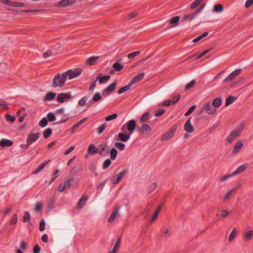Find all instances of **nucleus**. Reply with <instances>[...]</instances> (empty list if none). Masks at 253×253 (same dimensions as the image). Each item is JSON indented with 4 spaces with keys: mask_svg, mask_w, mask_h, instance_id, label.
Segmentation results:
<instances>
[{
    "mask_svg": "<svg viewBox=\"0 0 253 253\" xmlns=\"http://www.w3.org/2000/svg\"><path fill=\"white\" fill-rule=\"evenodd\" d=\"M66 81V76L62 74H58L53 79L52 86L54 87H62L64 85Z\"/></svg>",
    "mask_w": 253,
    "mask_h": 253,
    "instance_id": "obj_1",
    "label": "nucleus"
},
{
    "mask_svg": "<svg viewBox=\"0 0 253 253\" xmlns=\"http://www.w3.org/2000/svg\"><path fill=\"white\" fill-rule=\"evenodd\" d=\"M204 111L210 115H213L216 112V109L214 108H212L211 106V103L209 102L206 103L201 110L199 111V115H202Z\"/></svg>",
    "mask_w": 253,
    "mask_h": 253,
    "instance_id": "obj_2",
    "label": "nucleus"
},
{
    "mask_svg": "<svg viewBox=\"0 0 253 253\" xmlns=\"http://www.w3.org/2000/svg\"><path fill=\"white\" fill-rule=\"evenodd\" d=\"M136 127V122L133 120H129L127 123L124 125L122 128L121 130L122 131H125L126 129L130 131V133L132 134Z\"/></svg>",
    "mask_w": 253,
    "mask_h": 253,
    "instance_id": "obj_3",
    "label": "nucleus"
},
{
    "mask_svg": "<svg viewBox=\"0 0 253 253\" xmlns=\"http://www.w3.org/2000/svg\"><path fill=\"white\" fill-rule=\"evenodd\" d=\"M63 75L66 76V79L67 78L69 80L73 79L79 76V69H74V70L72 69L68 70L66 72L63 73Z\"/></svg>",
    "mask_w": 253,
    "mask_h": 253,
    "instance_id": "obj_4",
    "label": "nucleus"
},
{
    "mask_svg": "<svg viewBox=\"0 0 253 253\" xmlns=\"http://www.w3.org/2000/svg\"><path fill=\"white\" fill-rule=\"evenodd\" d=\"M74 180L73 177L69 178L63 183H61L58 187V191L60 192H63L66 189H68L71 186V182Z\"/></svg>",
    "mask_w": 253,
    "mask_h": 253,
    "instance_id": "obj_5",
    "label": "nucleus"
},
{
    "mask_svg": "<svg viewBox=\"0 0 253 253\" xmlns=\"http://www.w3.org/2000/svg\"><path fill=\"white\" fill-rule=\"evenodd\" d=\"M241 69H237L230 73L227 77L223 81V83L232 81L236 76L239 75L241 73Z\"/></svg>",
    "mask_w": 253,
    "mask_h": 253,
    "instance_id": "obj_6",
    "label": "nucleus"
},
{
    "mask_svg": "<svg viewBox=\"0 0 253 253\" xmlns=\"http://www.w3.org/2000/svg\"><path fill=\"white\" fill-rule=\"evenodd\" d=\"M176 126H173L170 130L166 132L161 138L162 141H166L170 139L175 134Z\"/></svg>",
    "mask_w": 253,
    "mask_h": 253,
    "instance_id": "obj_7",
    "label": "nucleus"
},
{
    "mask_svg": "<svg viewBox=\"0 0 253 253\" xmlns=\"http://www.w3.org/2000/svg\"><path fill=\"white\" fill-rule=\"evenodd\" d=\"M41 135V133L40 132L37 133H30L28 136L27 139V141L30 143V144H32L33 142L36 141L38 140Z\"/></svg>",
    "mask_w": 253,
    "mask_h": 253,
    "instance_id": "obj_8",
    "label": "nucleus"
},
{
    "mask_svg": "<svg viewBox=\"0 0 253 253\" xmlns=\"http://www.w3.org/2000/svg\"><path fill=\"white\" fill-rule=\"evenodd\" d=\"M131 134H126V133L121 132L118 133L116 140L123 142L127 141L130 137Z\"/></svg>",
    "mask_w": 253,
    "mask_h": 253,
    "instance_id": "obj_9",
    "label": "nucleus"
},
{
    "mask_svg": "<svg viewBox=\"0 0 253 253\" xmlns=\"http://www.w3.org/2000/svg\"><path fill=\"white\" fill-rule=\"evenodd\" d=\"M71 98L70 94L67 93H60L58 94L57 101L59 103H63L66 99H69Z\"/></svg>",
    "mask_w": 253,
    "mask_h": 253,
    "instance_id": "obj_10",
    "label": "nucleus"
},
{
    "mask_svg": "<svg viewBox=\"0 0 253 253\" xmlns=\"http://www.w3.org/2000/svg\"><path fill=\"white\" fill-rule=\"evenodd\" d=\"M75 2V0H61L56 3V6L59 7H64L70 5Z\"/></svg>",
    "mask_w": 253,
    "mask_h": 253,
    "instance_id": "obj_11",
    "label": "nucleus"
},
{
    "mask_svg": "<svg viewBox=\"0 0 253 253\" xmlns=\"http://www.w3.org/2000/svg\"><path fill=\"white\" fill-rule=\"evenodd\" d=\"M191 118H190L184 124V130L188 133H192L194 131V128L191 123Z\"/></svg>",
    "mask_w": 253,
    "mask_h": 253,
    "instance_id": "obj_12",
    "label": "nucleus"
},
{
    "mask_svg": "<svg viewBox=\"0 0 253 253\" xmlns=\"http://www.w3.org/2000/svg\"><path fill=\"white\" fill-rule=\"evenodd\" d=\"M120 207H115L113 212L111 213L110 216L108 219V222L112 223L114 221L117 215L119 214V210Z\"/></svg>",
    "mask_w": 253,
    "mask_h": 253,
    "instance_id": "obj_13",
    "label": "nucleus"
},
{
    "mask_svg": "<svg viewBox=\"0 0 253 253\" xmlns=\"http://www.w3.org/2000/svg\"><path fill=\"white\" fill-rule=\"evenodd\" d=\"M144 77V73H141L138 75H137L136 76H135L132 79L130 80V81L129 82L131 85H133L134 84L140 82L141 80H142Z\"/></svg>",
    "mask_w": 253,
    "mask_h": 253,
    "instance_id": "obj_14",
    "label": "nucleus"
},
{
    "mask_svg": "<svg viewBox=\"0 0 253 253\" xmlns=\"http://www.w3.org/2000/svg\"><path fill=\"white\" fill-rule=\"evenodd\" d=\"M56 96V93L54 92H49L47 93L43 98V102L53 100Z\"/></svg>",
    "mask_w": 253,
    "mask_h": 253,
    "instance_id": "obj_15",
    "label": "nucleus"
},
{
    "mask_svg": "<svg viewBox=\"0 0 253 253\" xmlns=\"http://www.w3.org/2000/svg\"><path fill=\"white\" fill-rule=\"evenodd\" d=\"M99 58V56H91L86 59L85 63L88 65H95L97 64Z\"/></svg>",
    "mask_w": 253,
    "mask_h": 253,
    "instance_id": "obj_16",
    "label": "nucleus"
},
{
    "mask_svg": "<svg viewBox=\"0 0 253 253\" xmlns=\"http://www.w3.org/2000/svg\"><path fill=\"white\" fill-rule=\"evenodd\" d=\"M253 236V230H249L243 234V239L244 241L247 242L251 240Z\"/></svg>",
    "mask_w": 253,
    "mask_h": 253,
    "instance_id": "obj_17",
    "label": "nucleus"
},
{
    "mask_svg": "<svg viewBox=\"0 0 253 253\" xmlns=\"http://www.w3.org/2000/svg\"><path fill=\"white\" fill-rule=\"evenodd\" d=\"M13 144V142L12 140L7 139H2L0 141V146L3 148L10 147L12 146Z\"/></svg>",
    "mask_w": 253,
    "mask_h": 253,
    "instance_id": "obj_18",
    "label": "nucleus"
},
{
    "mask_svg": "<svg viewBox=\"0 0 253 253\" xmlns=\"http://www.w3.org/2000/svg\"><path fill=\"white\" fill-rule=\"evenodd\" d=\"M150 118V114L149 112L144 113L140 117L139 121L141 123H147Z\"/></svg>",
    "mask_w": 253,
    "mask_h": 253,
    "instance_id": "obj_19",
    "label": "nucleus"
},
{
    "mask_svg": "<svg viewBox=\"0 0 253 253\" xmlns=\"http://www.w3.org/2000/svg\"><path fill=\"white\" fill-rule=\"evenodd\" d=\"M50 160H48L47 161H44L43 162H42V164H41L39 167L38 168H37L34 171H33L32 172V174H37L38 173H39L40 171H41V170H42L44 168V167H45V166L49 163L50 162Z\"/></svg>",
    "mask_w": 253,
    "mask_h": 253,
    "instance_id": "obj_20",
    "label": "nucleus"
},
{
    "mask_svg": "<svg viewBox=\"0 0 253 253\" xmlns=\"http://www.w3.org/2000/svg\"><path fill=\"white\" fill-rule=\"evenodd\" d=\"M238 188V187H236L235 188H232L229 191H228L224 196V200H227L229 199L231 196L236 192Z\"/></svg>",
    "mask_w": 253,
    "mask_h": 253,
    "instance_id": "obj_21",
    "label": "nucleus"
},
{
    "mask_svg": "<svg viewBox=\"0 0 253 253\" xmlns=\"http://www.w3.org/2000/svg\"><path fill=\"white\" fill-rule=\"evenodd\" d=\"M243 146V143L241 141H238L237 143H236L235 145L234 146V148H233V150H232L233 153L236 154V153H238L241 150V149H242Z\"/></svg>",
    "mask_w": 253,
    "mask_h": 253,
    "instance_id": "obj_22",
    "label": "nucleus"
},
{
    "mask_svg": "<svg viewBox=\"0 0 253 253\" xmlns=\"http://www.w3.org/2000/svg\"><path fill=\"white\" fill-rule=\"evenodd\" d=\"M248 166V164H244V165L239 167L235 171L233 172L234 176L241 173L244 171Z\"/></svg>",
    "mask_w": 253,
    "mask_h": 253,
    "instance_id": "obj_23",
    "label": "nucleus"
},
{
    "mask_svg": "<svg viewBox=\"0 0 253 253\" xmlns=\"http://www.w3.org/2000/svg\"><path fill=\"white\" fill-rule=\"evenodd\" d=\"M141 133L144 134L152 130V128L147 124H144L139 129Z\"/></svg>",
    "mask_w": 253,
    "mask_h": 253,
    "instance_id": "obj_24",
    "label": "nucleus"
},
{
    "mask_svg": "<svg viewBox=\"0 0 253 253\" xmlns=\"http://www.w3.org/2000/svg\"><path fill=\"white\" fill-rule=\"evenodd\" d=\"M132 85L129 83L127 85L121 87L118 91V93L121 94L128 90Z\"/></svg>",
    "mask_w": 253,
    "mask_h": 253,
    "instance_id": "obj_25",
    "label": "nucleus"
},
{
    "mask_svg": "<svg viewBox=\"0 0 253 253\" xmlns=\"http://www.w3.org/2000/svg\"><path fill=\"white\" fill-rule=\"evenodd\" d=\"M110 79L109 75L105 76L99 78V76L97 77V80H98V82L100 84H105Z\"/></svg>",
    "mask_w": 253,
    "mask_h": 253,
    "instance_id": "obj_26",
    "label": "nucleus"
},
{
    "mask_svg": "<svg viewBox=\"0 0 253 253\" xmlns=\"http://www.w3.org/2000/svg\"><path fill=\"white\" fill-rule=\"evenodd\" d=\"M122 59L119 60L118 61L113 64V67L117 71H120L124 68L123 66L120 63Z\"/></svg>",
    "mask_w": 253,
    "mask_h": 253,
    "instance_id": "obj_27",
    "label": "nucleus"
},
{
    "mask_svg": "<svg viewBox=\"0 0 253 253\" xmlns=\"http://www.w3.org/2000/svg\"><path fill=\"white\" fill-rule=\"evenodd\" d=\"M89 196L87 194L83 195L80 198V209H81L83 206L85 204L87 200L88 199Z\"/></svg>",
    "mask_w": 253,
    "mask_h": 253,
    "instance_id": "obj_28",
    "label": "nucleus"
},
{
    "mask_svg": "<svg viewBox=\"0 0 253 253\" xmlns=\"http://www.w3.org/2000/svg\"><path fill=\"white\" fill-rule=\"evenodd\" d=\"M197 15V13H193L188 15H185L183 16L182 19L184 21L186 20H192Z\"/></svg>",
    "mask_w": 253,
    "mask_h": 253,
    "instance_id": "obj_29",
    "label": "nucleus"
},
{
    "mask_svg": "<svg viewBox=\"0 0 253 253\" xmlns=\"http://www.w3.org/2000/svg\"><path fill=\"white\" fill-rule=\"evenodd\" d=\"M221 98L220 97H217L213 100L212 105L214 108H217L221 105Z\"/></svg>",
    "mask_w": 253,
    "mask_h": 253,
    "instance_id": "obj_30",
    "label": "nucleus"
},
{
    "mask_svg": "<svg viewBox=\"0 0 253 253\" xmlns=\"http://www.w3.org/2000/svg\"><path fill=\"white\" fill-rule=\"evenodd\" d=\"M236 100V98L234 96H233L232 95H229L228 97L226 98V106H229V105L232 104L234 103L235 100Z\"/></svg>",
    "mask_w": 253,
    "mask_h": 253,
    "instance_id": "obj_31",
    "label": "nucleus"
},
{
    "mask_svg": "<svg viewBox=\"0 0 253 253\" xmlns=\"http://www.w3.org/2000/svg\"><path fill=\"white\" fill-rule=\"evenodd\" d=\"M116 85V82H114L107 86L105 89L111 93L115 90Z\"/></svg>",
    "mask_w": 253,
    "mask_h": 253,
    "instance_id": "obj_32",
    "label": "nucleus"
},
{
    "mask_svg": "<svg viewBox=\"0 0 253 253\" xmlns=\"http://www.w3.org/2000/svg\"><path fill=\"white\" fill-rule=\"evenodd\" d=\"M117 150L115 148H112L110 151V159L112 160H115L117 156Z\"/></svg>",
    "mask_w": 253,
    "mask_h": 253,
    "instance_id": "obj_33",
    "label": "nucleus"
},
{
    "mask_svg": "<svg viewBox=\"0 0 253 253\" xmlns=\"http://www.w3.org/2000/svg\"><path fill=\"white\" fill-rule=\"evenodd\" d=\"M223 10V6L220 4H217L214 5L213 12L216 13H221Z\"/></svg>",
    "mask_w": 253,
    "mask_h": 253,
    "instance_id": "obj_34",
    "label": "nucleus"
},
{
    "mask_svg": "<svg viewBox=\"0 0 253 253\" xmlns=\"http://www.w3.org/2000/svg\"><path fill=\"white\" fill-rule=\"evenodd\" d=\"M88 152L90 154L93 155L97 153V149L93 144H91L88 148Z\"/></svg>",
    "mask_w": 253,
    "mask_h": 253,
    "instance_id": "obj_35",
    "label": "nucleus"
},
{
    "mask_svg": "<svg viewBox=\"0 0 253 253\" xmlns=\"http://www.w3.org/2000/svg\"><path fill=\"white\" fill-rule=\"evenodd\" d=\"M52 130L50 128H46L43 132V137L44 138H48L52 134Z\"/></svg>",
    "mask_w": 253,
    "mask_h": 253,
    "instance_id": "obj_36",
    "label": "nucleus"
},
{
    "mask_svg": "<svg viewBox=\"0 0 253 253\" xmlns=\"http://www.w3.org/2000/svg\"><path fill=\"white\" fill-rule=\"evenodd\" d=\"M111 180L113 184H116L121 180V179L118 176L117 174H116L112 177Z\"/></svg>",
    "mask_w": 253,
    "mask_h": 253,
    "instance_id": "obj_37",
    "label": "nucleus"
},
{
    "mask_svg": "<svg viewBox=\"0 0 253 253\" xmlns=\"http://www.w3.org/2000/svg\"><path fill=\"white\" fill-rule=\"evenodd\" d=\"M47 120L49 122H52L56 120V117H55L53 113H48L47 115Z\"/></svg>",
    "mask_w": 253,
    "mask_h": 253,
    "instance_id": "obj_38",
    "label": "nucleus"
},
{
    "mask_svg": "<svg viewBox=\"0 0 253 253\" xmlns=\"http://www.w3.org/2000/svg\"><path fill=\"white\" fill-rule=\"evenodd\" d=\"M209 35L208 32H205L203 34H202L201 36H198L196 38L194 39L193 40V42H196L202 39L203 38L206 37Z\"/></svg>",
    "mask_w": 253,
    "mask_h": 253,
    "instance_id": "obj_39",
    "label": "nucleus"
},
{
    "mask_svg": "<svg viewBox=\"0 0 253 253\" xmlns=\"http://www.w3.org/2000/svg\"><path fill=\"white\" fill-rule=\"evenodd\" d=\"M31 217L30 214L29 212L26 211L25 212L24 215L23 217V222L25 223L30 221Z\"/></svg>",
    "mask_w": 253,
    "mask_h": 253,
    "instance_id": "obj_40",
    "label": "nucleus"
},
{
    "mask_svg": "<svg viewBox=\"0 0 253 253\" xmlns=\"http://www.w3.org/2000/svg\"><path fill=\"white\" fill-rule=\"evenodd\" d=\"M111 161L109 159L105 160L103 163L102 167L104 169H107L111 165Z\"/></svg>",
    "mask_w": 253,
    "mask_h": 253,
    "instance_id": "obj_41",
    "label": "nucleus"
},
{
    "mask_svg": "<svg viewBox=\"0 0 253 253\" xmlns=\"http://www.w3.org/2000/svg\"><path fill=\"white\" fill-rule=\"evenodd\" d=\"M237 234V230L235 228L233 229L232 231L230 233L228 237V240L229 241H232L236 237Z\"/></svg>",
    "mask_w": 253,
    "mask_h": 253,
    "instance_id": "obj_42",
    "label": "nucleus"
},
{
    "mask_svg": "<svg viewBox=\"0 0 253 253\" xmlns=\"http://www.w3.org/2000/svg\"><path fill=\"white\" fill-rule=\"evenodd\" d=\"M101 98L102 96L100 93L99 92H96L94 94L92 97V101L94 102H97L99 101Z\"/></svg>",
    "mask_w": 253,
    "mask_h": 253,
    "instance_id": "obj_43",
    "label": "nucleus"
},
{
    "mask_svg": "<svg viewBox=\"0 0 253 253\" xmlns=\"http://www.w3.org/2000/svg\"><path fill=\"white\" fill-rule=\"evenodd\" d=\"M115 146L116 148L120 150H124L125 148V144L122 142H116Z\"/></svg>",
    "mask_w": 253,
    "mask_h": 253,
    "instance_id": "obj_44",
    "label": "nucleus"
},
{
    "mask_svg": "<svg viewBox=\"0 0 253 253\" xmlns=\"http://www.w3.org/2000/svg\"><path fill=\"white\" fill-rule=\"evenodd\" d=\"M78 170H79V167L78 166L73 167L70 171V175L74 176V175L77 174Z\"/></svg>",
    "mask_w": 253,
    "mask_h": 253,
    "instance_id": "obj_45",
    "label": "nucleus"
},
{
    "mask_svg": "<svg viewBox=\"0 0 253 253\" xmlns=\"http://www.w3.org/2000/svg\"><path fill=\"white\" fill-rule=\"evenodd\" d=\"M120 242H121V239L118 238L117 239L116 243L115 244L113 249H112L113 251H115L116 253L117 252V251L120 247Z\"/></svg>",
    "mask_w": 253,
    "mask_h": 253,
    "instance_id": "obj_46",
    "label": "nucleus"
},
{
    "mask_svg": "<svg viewBox=\"0 0 253 253\" xmlns=\"http://www.w3.org/2000/svg\"><path fill=\"white\" fill-rule=\"evenodd\" d=\"M48 123V121L46 118H43L39 122V125L42 127H45Z\"/></svg>",
    "mask_w": 253,
    "mask_h": 253,
    "instance_id": "obj_47",
    "label": "nucleus"
},
{
    "mask_svg": "<svg viewBox=\"0 0 253 253\" xmlns=\"http://www.w3.org/2000/svg\"><path fill=\"white\" fill-rule=\"evenodd\" d=\"M196 108V105H193L185 113V116H188V115H190L193 113V112L195 110Z\"/></svg>",
    "mask_w": 253,
    "mask_h": 253,
    "instance_id": "obj_48",
    "label": "nucleus"
},
{
    "mask_svg": "<svg viewBox=\"0 0 253 253\" xmlns=\"http://www.w3.org/2000/svg\"><path fill=\"white\" fill-rule=\"evenodd\" d=\"M18 220V217L17 214H14L13 215L10 221V223L11 225H15L16 224Z\"/></svg>",
    "mask_w": 253,
    "mask_h": 253,
    "instance_id": "obj_49",
    "label": "nucleus"
},
{
    "mask_svg": "<svg viewBox=\"0 0 253 253\" xmlns=\"http://www.w3.org/2000/svg\"><path fill=\"white\" fill-rule=\"evenodd\" d=\"M202 0H195L191 4L190 8L194 9L197 7L201 3Z\"/></svg>",
    "mask_w": 253,
    "mask_h": 253,
    "instance_id": "obj_50",
    "label": "nucleus"
},
{
    "mask_svg": "<svg viewBox=\"0 0 253 253\" xmlns=\"http://www.w3.org/2000/svg\"><path fill=\"white\" fill-rule=\"evenodd\" d=\"M233 176H234V175L233 173V172L230 174L225 175L220 178V181H225L227 180L228 179H229V178H230Z\"/></svg>",
    "mask_w": 253,
    "mask_h": 253,
    "instance_id": "obj_51",
    "label": "nucleus"
},
{
    "mask_svg": "<svg viewBox=\"0 0 253 253\" xmlns=\"http://www.w3.org/2000/svg\"><path fill=\"white\" fill-rule=\"evenodd\" d=\"M117 116H118L117 114L116 113H114L112 115H111L110 116L106 117L105 118V121H108V122L110 121L111 120L116 119Z\"/></svg>",
    "mask_w": 253,
    "mask_h": 253,
    "instance_id": "obj_52",
    "label": "nucleus"
},
{
    "mask_svg": "<svg viewBox=\"0 0 253 253\" xmlns=\"http://www.w3.org/2000/svg\"><path fill=\"white\" fill-rule=\"evenodd\" d=\"M45 222L43 219H42L40 222L39 230L41 231H43L45 229Z\"/></svg>",
    "mask_w": 253,
    "mask_h": 253,
    "instance_id": "obj_53",
    "label": "nucleus"
},
{
    "mask_svg": "<svg viewBox=\"0 0 253 253\" xmlns=\"http://www.w3.org/2000/svg\"><path fill=\"white\" fill-rule=\"evenodd\" d=\"M140 53V51H135L132 53L128 54L127 56L129 59H132L133 58L136 57Z\"/></svg>",
    "mask_w": 253,
    "mask_h": 253,
    "instance_id": "obj_54",
    "label": "nucleus"
},
{
    "mask_svg": "<svg viewBox=\"0 0 253 253\" xmlns=\"http://www.w3.org/2000/svg\"><path fill=\"white\" fill-rule=\"evenodd\" d=\"M106 128V124H103L98 127V133L101 134Z\"/></svg>",
    "mask_w": 253,
    "mask_h": 253,
    "instance_id": "obj_55",
    "label": "nucleus"
},
{
    "mask_svg": "<svg viewBox=\"0 0 253 253\" xmlns=\"http://www.w3.org/2000/svg\"><path fill=\"white\" fill-rule=\"evenodd\" d=\"M165 112V110L163 109H158L155 113V116L160 117L163 115Z\"/></svg>",
    "mask_w": 253,
    "mask_h": 253,
    "instance_id": "obj_56",
    "label": "nucleus"
},
{
    "mask_svg": "<svg viewBox=\"0 0 253 253\" xmlns=\"http://www.w3.org/2000/svg\"><path fill=\"white\" fill-rule=\"evenodd\" d=\"M20 247L23 250H26L27 248V244L24 241L21 240L20 243Z\"/></svg>",
    "mask_w": 253,
    "mask_h": 253,
    "instance_id": "obj_57",
    "label": "nucleus"
},
{
    "mask_svg": "<svg viewBox=\"0 0 253 253\" xmlns=\"http://www.w3.org/2000/svg\"><path fill=\"white\" fill-rule=\"evenodd\" d=\"M128 170L125 169L117 174L118 176L122 179L123 177L128 172Z\"/></svg>",
    "mask_w": 253,
    "mask_h": 253,
    "instance_id": "obj_58",
    "label": "nucleus"
},
{
    "mask_svg": "<svg viewBox=\"0 0 253 253\" xmlns=\"http://www.w3.org/2000/svg\"><path fill=\"white\" fill-rule=\"evenodd\" d=\"M2 106H3V110H6L8 109L7 103L5 101L0 100V107Z\"/></svg>",
    "mask_w": 253,
    "mask_h": 253,
    "instance_id": "obj_59",
    "label": "nucleus"
},
{
    "mask_svg": "<svg viewBox=\"0 0 253 253\" xmlns=\"http://www.w3.org/2000/svg\"><path fill=\"white\" fill-rule=\"evenodd\" d=\"M180 18L179 16H175L171 18L170 20V23L171 24H177L179 21Z\"/></svg>",
    "mask_w": 253,
    "mask_h": 253,
    "instance_id": "obj_60",
    "label": "nucleus"
},
{
    "mask_svg": "<svg viewBox=\"0 0 253 253\" xmlns=\"http://www.w3.org/2000/svg\"><path fill=\"white\" fill-rule=\"evenodd\" d=\"M5 117L6 121H10L11 122H13L15 120L14 116H11L10 115L7 114L5 115Z\"/></svg>",
    "mask_w": 253,
    "mask_h": 253,
    "instance_id": "obj_61",
    "label": "nucleus"
},
{
    "mask_svg": "<svg viewBox=\"0 0 253 253\" xmlns=\"http://www.w3.org/2000/svg\"><path fill=\"white\" fill-rule=\"evenodd\" d=\"M195 83V80H193L191 82H190L187 85L185 86V89L188 90L192 87Z\"/></svg>",
    "mask_w": 253,
    "mask_h": 253,
    "instance_id": "obj_62",
    "label": "nucleus"
},
{
    "mask_svg": "<svg viewBox=\"0 0 253 253\" xmlns=\"http://www.w3.org/2000/svg\"><path fill=\"white\" fill-rule=\"evenodd\" d=\"M244 128V124L241 123L239 125H238L237 127L235 129L237 130L239 133L241 132Z\"/></svg>",
    "mask_w": 253,
    "mask_h": 253,
    "instance_id": "obj_63",
    "label": "nucleus"
},
{
    "mask_svg": "<svg viewBox=\"0 0 253 253\" xmlns=\"http://www.w3.org/2000/svg\"><path fill=\"white\" fill-rule=\"evenodd\" d=\"M41 249L38 245H36L33 249V253H40Z\"/></svg>",
    "mask_w": 253,
    "mask_h": 253,
    "instance_id": "obj_64",
    "label": "nucleus"
}]
</instances>
